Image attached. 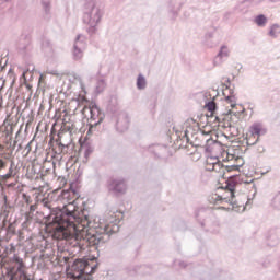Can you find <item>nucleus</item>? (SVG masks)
I'll list each match as a JSON object with an SVG mask.
<instances>
[{"label":"nucleus","instance_id":"nucleus-1","mask_svg":"<svg viewBox=\"0 0 280 280\" xmlns=\"http://www.w3.org/2000/svg\"><path fill=\"white\" fill-rule=\"evenodd\" d=\"M43 205L49 210L52 222L58 224L61 229H73L75 231V223L81 224L83 229H91V224H93V222L89 220L86 210H77L73 203H69L62 208H51V201L44 199Z\"/></svg>","mask_w":280,"mask_h":280},{"label":"nucleus","instance_id":"nucleus-2","mask_svg":"<svg viewBox=\"0 0 280 280\" xmlns=\"http://www.w3.org/2000/svg\"><path fill=\"white\" fill-rule=\"evenodd\" d=\"M241 183H244V179H242V177H240V175H237V174L230 175L228 177V180L225 182V189L228 191H230V198H226V197L223 198L221 196H217L218 200L221 203L229 202L230 205H232L233 211H240V210H237V201L235 200V188Z\"/></svg>","mask_w":280,"mask_h":280},{"label":"nucleus","instance_id":"nucleus-3","mask_svg":"<svg viewBox=\"0 0 280 280\" xmlns=\"http://www.w3.org/2000/svg\"><path fill=\"white\" fill-rule=\"evenodd\" d=\"M102 9L95 4V0L85 2L83 9V23H85V25H98L100 21H102Z\"/></svg>","mask_w":280,"mask_h":280},{"label":"nucleus","instance_id":"nucleus-4","mask_svg":"<svg viewBox=\"0 0 280 280\" xmlns=\"http://www.w3.org/2000/svg\"><path fill=\"white\" fill-rule=\"evenodd\" d=\"M67 275L70 279H84V275H91L89 270V260L75 259L72 264L67 267Z\"/></svg>","mask_w":280,"mask_h":280},{"label":"nucleus","instance_id":"nucleus-5","mask_svg":"<svg viewBox=\"0 0 280 280\" xmlns=\"http://www.w3.org/2000/svg\"><path fill=\"white\" fill-rule=\"evenodd\" d=\"M110 230H108V225H105L102 232L95 231V233L89 232L85 240L89 246H93L94 248H100V246H104L108 240H110Z\"/></svg>","mask_w":280,"mask_h":280},{"label":"nucleus","instance_id":"nucleus-6","mask_svg":"<svg viewBox=\"0 0 280 280\" xmlns=\"http://www.w3.org/2000/svg\"><path fill=\"white\" fill-rule=\"evenodd\" d=\"M205 215H207V210L205 208H201L195 212V217L198 220L199 224L202 226V229L206 228V231H208L209 233L218 235V233H220V223L218 221H214L212 223V226L214 228H211V221L209 220V218L203 220L201 219L205 218Z\"/></svg>","mask_w":280,"mask_h":280},{"label":"nucleus","instance_id":"nucleus-7","mask_svg":"<svg viewBox=\"0 0 280 280\" xmlns=\"http://www.w3.org/2000/svg\"><path fill=\"white\" fill-rule=\"evenodd\" d=\"M32 49H34L32 46V35L22 33L16 42L18 52L25 58L28 54H32Z\"/></svg>","mask_w":280,"mask_h":280},{"label":"nucleus","instance_id":"nucleus-8","mask_svg":"<svg viewBox=\"0 0 280 280\" xmlns=\"http://www.w3.org/2000/svg\"><path fill=\"white\" fill-rule=\"evenodd\" d=\"M223 86H225V89L223 90L225 102H228V104H231V108H235L237 106V97L235 96V84H231V79L228 78Z\"/></svg>","mask_w":280,"mask_h":280},{"label":"nucleus","instance_id":"nucleus-9","mask_svg":"<svg viewBox=\"0 0 280 280\" xmlns=\"http://www.w3.org/2000/svg\"><path fill=\"white\" fill-rule=\"evenodd\" d=\"M107 189L115 196H121L126 194V179L125 178H112L107 182Z\"/></svg>","mask_w":280,"mask_h":280},{"label":"nucleus","instance_id":"nucleus-10","mask_svg":"<svg viewBox=\"0 0 280 280\" xmlns=\"http://www.w3.org/2000/svg\"><path fill=\"white\" fill-rule=\"evenodd\" d=\"M147 150L153 154L155 159H167V156H170V148L165 144H151Z\"/></svg>","mask_w":280,"mask_h":280},{"label":"nucleus","instance_id":"nucleus-11","mask_svg":"<svg viewBox=\"0 0 280 280\" xmlns=\"http://www.w3.org/2000/svg\"><path fill=\"white\" fill-rule=\"evenodd\" d=\"M105 117H106V115L104 114V112H102L100 106H97V103L92 102L90 104V122L102 124V121H104Z\"/></svg>","mask_w":280,"mask_h":280},{"label":"nucleus","instance_id":"nucleus-12","mask_svg":"<svg viewBox=\"0 0 280 280\" xmlns=\"http://www.w3.org/2000/svg\"><path fill=\"white\" fill-rule=\"evenodd\" d=\"M187 3V0H170L167 5V11L171 13L172 19H178V14L183 7Z\"/></svg>","mask_w":280,"mask_h":280},{"label":"nucleus","instance_id":"nucleus-13","mask_svg":"<svg viewBox=\"0 0 280 280\" xmlns=\"http://www.w3.org/2000/svg\"><path fill=\"white\" fill-rule=\"evenodd\" d=\"M130 128V116L126 112H121L118 115L117 121H116V130L117 132H126Z\"/></svg>","mask_w":280,"mask_h":280},{"label":"nucleus","instance_id":"nucleus-14","mask_svg":"<svg viewBox=\"0 0 280 280\" xmlns=\"http://www.w3.org/2000/svg\"><path fill=\"white\" fill-rule=\"evenodd\" d=\"M249 132L252 137H257L258 141L260 137H264L268 130L266 128H261V124L255 122L249 127Z\"/></svg>","mask_w":280,"mask_h":280},{"label":"nucleus","instance_id":"nucleus-15","mask_svg":"<svg viewBox=\"0 0 280 280\" xmlns=\"http://www.w3.org/2000/svg\"><path fill=\"white\" fill-rule=\"evenodd\" d=\"M230 54H231V50L229 49V46L222 45L217 55V58L214 59V66L221 65L222 58H229Z\"/></svg>","mask_w":280,"mask_h":280},{"label":"nucleus","instance_id":"nucleus-16","mask_svg":"<svg viewBox=\"0 0 280 280\" xmlns=\"http://www.w3.org/2000/svg\"><path fill=\"white\" fill-rule=\"evenodd\" d=\"M250 5L253 4L249 0H243L234 7V11L237 12V14H248V8H250Z\"/></svg>","mask_w":280,"mask_h":280},{"label":"nucleus","instance_id":"nucleus-17","mask_svg":"<svg viewBox=\"0 0 280 280\" xmlns=\"http://www.w3.org/2000/svg\"><path fill=\"white\" fill-rule=\"evenodd\" d=\"M42 8L44 11V19L49 21V19H51V0H42Z\"/></svg>","mask_w":280,"mask_h":280},{"label":"nucleus","instance_id":"nucleus-18","mask_svg":"<svg viewBox=\"0 0 280 280\" xmlns=\"http://www.w3.org/2000/svg\"><path fill=\"white\" fill-rule=\"evenodd\" d=\"M3 137V144L0 143V152H3V150L9 152L10 148H12V136H10V131L7 130Z\"/></svg>","mask_w":280,"mask_h":280},{"label":"nucleus","instance_id":"nucleus-19","mask_svg":"<svg viewBox=\"0 0 280 280\" xmlns=\"http://www.w3.org/2000/svg\"><path fill=\"white\" fill-rule=\"evenodd\" d=\"M14 176H16V164L14 163V161H11L8 173H3V175H1V178L2 180H8L10 178H14Z\"/></svg>","mask_w":280,"mask_h":280},{"label":"nucleus","instance_id":"nucleus-20","mask_svg":"<svg viewBox=\"0 0 280 280\" xmlns=\"http://www.w3.org/2000/svg\"><path fill=\"white\" fill-rule=\"evenodd\" d=\"M73 48L82 49L83 51H85L86 50V38H84V36H82V35H78L74 40Z\"/></svg>","mask_w":280,"mask_h":280},{"label":"nucleus","instance_id":"nucleus-21","mask_svg":"<svg viewBox=\"0 0 280 280\" xmlns=\"http://www.w3.org/2000/svg\"><path fill=\"white\" fill-rule=\"evenodd\" d=\"M254 23L257 27H266L268 25V18L264 14H258L254 18Z\"/></svg>","mask_w":280,"mask_h":280},{"label":"nucleus","instance_id":"nucleus-22","mask_svg":"<svg viewBox=\"0 0 280 280\" xmlns=\"http://www.w3.org/2000/svg\"><path fill=\"white\" fill-rule=\"evenodd\" d=\"M136 86L138 91H143L148 86V81L143 74H139L137 78Z\"/></svg>","mask_w":280,"mask_h":280},{"label":"nucleus","instance_id":"nucleus-23","mask_svg":"<svg viewBox=\"0 0 280 280\" xmlns=\"http://www.w3.org/2000/svg\"><path fill=\"white\" fill-rule=\"evenodd\" d=\"M102 122H89V130L86 132V137H89L90 135H97L102 128L100 127Z\"/></svg>","mask_w":280,"mask_h":280},{"label":"nucleus","instance_id":"nucleus-24","mask_svg":"<svg viewBox=\"0 0 280 280\" xmlns=\"http://www.w3.org/2000/svg\"><path fill=\"white\" fill-rule=\"evenodd\" d=\"M279 34H280V24L279 23L271 24L268 32V36H270L271 38H278Z\"/></svg>","mask_w":280,"mask_h":280},{"label":"nucleus","instance_id":"nucleus-25","mask_svg":"<svg viewBox=\"0 0 280 280\" xmlns=\"http://www.w3.org/2000/svg\"><path fill=\"white\" fill-rule=\"evenodd\" d=\"M34 211H36V203H31L24 212L25 219L32 220L34 218Z\"/></svg>","mask_w":280,"mask_h":280},{"label":"nucleus","instance_id":"nucleus-26","mask_svg":"<svg viewBox=\"0 0 280 280\" xmlns=\"http://www.w3.org/2000/svg\"><path fill=\"white\" fill-rule=\"evenodd\" d=\"M105 89H106V81L104 79L97 80L96 86H95V93L100 95V93H104Z\"/></svg>","mask_w":280,"mask_h":280},{"label":"nucleus","instance_id":"nucleus-27","mask_svg":"<svg viewBox=\"0 0 280 280\" xmlns=\"http://www.w3.org/2000/svg\"><path fill=\"white\" fill-rule=\"evenodd\" d=\"M72 57L73 60H82V58L84 57V50H82L81 48L73 47Z\"/></svg>","mask_w":280,"mask_h":280},{"label":"nucleus","instance_id":"nucleus-28","mask_svg":"<svg viewBox=\"0 0 280 280\" xmlns=\"http://www.w3.org/2000/svg\"><path fill=\"white\" fill-rule=\"evenodd\" d=\"M271 206L273 207V209L280 211V190L272 198Z\"/></svg>","mask_w":280,"mask_h":280},{"label":"nucleus","instance_id":"nucleus-29","mask_svg":"<svg viewBox=\"0 0 280 280\" xmlns=\"http://www.w3.org/2000/svg\"><path fill=\"white\" fill-rule=\"evenodd\" d=\"M206 108L209 113H215L218 110V104L214 101H209L206 103Z\"/></svg>","mask_w":280,"mask_h":280},{"label":"nucleus","instance_id":"nucleus-30","mask_svg":"<svg viewBox=\"0 0 280 280\" xmlns=\"http://www.w3.org/2000/svg\"><path fill=\"white\" fill-rule=\"evenodd\" d=\"M8 235V224L0 223V240H5V236Z\"/></svg>","mask_w":280,"mask_h":280},{"label":"nucleus","instance_id":"nucleus-31","mask_svg":"<svg viewBox=\"0 0 280 280\" xmlns=\"http://www.w3.org/2000/svg\"><path fill=\"white\" fill-rule=\"evenodd\" d=\"M22 201L26 203V207H30L34 200L32 199V196L27 195L26 192L22 194L21 197Z\"/></svg>","mask_w":280,"mask_h":280},{"label":"nucleus","instance_id":"nucleus-32","mask_svg":"<svg viewBox=\"0 0 280 280\" xmlns=\"http://www.w3.org/2000/svg\"><path fill=\"white\" fill-rule=\"evenodd\" d=\"M89 27L86 28V32L90 36H94V34H97V24H88Z\"/></svg>","mask_w":280,"mask_h":280},{"label":"nucleus","instance_id":"nucleus-33","mask_svg":"<svg viewBox=\"0 0 280 280\" xmlns=\"http://www.w3.org/2000/svg\"><path fill=\"white\" fill-rule=\"evenodd\" d=\"M225 117H230V119H232L233 117H236V119H240V112H233L229 109L225 114Z\"/></svg>","mask_w":280,"mask_h":280},{"label":"nucleus","instance_id":"nucleus-34","mask_svg":"<svg viewBox=\"0 0 280 280\" xmlns=\"http://www.w3.org/2000/svg\"><path fill=\"white\" fill-rule=\"evenodd\" d=\"M18 207L20 208V211H22V213H25L28 206L23 201V199H21L20 201H18Z\"/></svg>","mask_w":280,"mask_h":280},{"label":"nucleus","instance_id":"nucleus-35","mask_svg":"<svg viewBox=\"0 0 280 280\" xmlns=\"http://www.w3.org/2000/svg\"><path fill=\"white\" fill-rule=\"evenodd\" d=\"M8 167V162H5L3 159H0V178L3 176L2 172Z\"/></svg>","mask_w":280,"mask_h":280},{"label":"nucleus","instance_id":"nucleus-36","mask_svg":"<svg viewBox=\"0 0 280 280\" xmlns=\"http://www.w3.org/2000/svg\"><path fill=\"white\" fill-rule=\"evenodd\" d=\"M233 14H235V9H233L232 11L225 12L223 15V20L229 21V19H231V16H233Z\"/></svg>","mask_w":280,"mask_h":280},{"label":"nucleus","instance_id":"nucleus-37","mask_svg":"<svg viewBox=\"0 0 280 280\" xmlns=\"http://www.w3.org/2000/svg\"><path fill=\"white\" fill-rule=\"evenodd\" d=\"M240 167H242V165H230L226 166V172H237L240 171Z\"/></svg>","mask_w":280,"mask_h":280},{"label":"nucleus","instance_id":"nucleus-38","mask_svg":"<svg viewBox=\"0 0 280 280\" xmlns=\"http://www.w3.org/2000/svg\"><path fill=\"white\" fill-rule=\"evenodd\" d=\"M50 47H51V42H49V39H43L42 48L49 49Z\"/></svg>","mask_w":280,"mask_h":280},{"label":"nucleus","instance_id":"nucleus-39","mask_svg":"<svg viewBox=\"0 0 280 280\" xmlns=\"http://www.w3.org/2000/svg\"><path fill=\"white\" fill-rule=\"evenodd\" d=\"M191 12H194V8H188L187 10L184 11V19H189L191 16Z\"/></svg>","mask_w":280,"mask_h":280},{"label":"nucleus","instance_id":"nucleus-40","mask_svg":"<svg viewBox=\"0 0 280 280\" xmlns=\"http://www.w3.org/2000/svg\"><path fill=\"white\" fill-rule=\"evenodd\" d=\"M214 121H217L218 124H222V121H226V114L225 116H215Z\"/></svg>","mask_w":280,"mask_h":280},{"label":"nucleus","instance_id":"nucleus-41","mask_svg":"<svg viewBox=\"0 0 280 280\" xmlns=\"http://www.w3.org/2000/svg\"><path fill=\"white\" fill-rule=\"evenodd\" d=\"M16 143H18L16 140H14L13 143L11 142V148H9L10 156L11 154H13L14 150H16Z\"/></svg>","mask_w":280,"mask_h":280},{"label":"nucleus","instance_id":"nucleus-42","mask_svg":"<svg viewBox=\"0 0 280 280\" xmlns=\"http://www.w3.org/2000/svg\"><path fill=\"white\" fill-rule=\"evenodd\" d=\"M15 277H16V275L11 273V275H9V276H7V277H5V276L0 277V280H14Z\"/></svg>","mask_w":280,"mask_h":280},{"label":"nucleus","instance_id":"nucleus-43","mask_svg":"<svg viewBox=\"0 0 280 280\" xmlns=\"http://www.w3.org/2000/svg\"><path fill=\"white\" fill-rule=\"evenodd\" d=\"M3 89V84L0 85V92ZM0 110H3V95L0 93Z\"/></svg>","mask_w":280,"mask_h":280},{"label":"nucleus","instance_id":"nucleus-44","mask_svg":"<svg viewBox=\"0 0 280 280\" xmlns=\"http://www.w3.org/2000/svg\"><path fill=\"white\" fill-rule=\"evenodd\" d=\"M91 154H93V148L86 147V148H85L84 155L88 158V156L91 155Z\"/></svg>","mask_w":280,"mask_h":280},{"label":"nucleus","instance_id":"nucleus-45","mask_svg":"<svg viewBox=\"0 0 280 280\" xmlns=\"http://www.w3.org/2000/svg\"><path fill=\"white\" fill-rule=\"evenodd\" d=\"M214 33H215V27H212V31L206 33V38H213Z\"/></svg>","mask_w":280,"mask_h":280},{"label":"nucleus","instance_id":"nucleus-46","mask_svg":"<svg viewBox=\"0 0 280 280\" xmlns=\"http://www.w3.org/2000/svg\"><path fill=\"white\" fill-rule=\"evenodd\" d=\"M265 0H249L252 5H259V3H264Z\"/></svg>","mask_w":280,"mask_h":280},{"label":"nucleus","instance_id":"nucleus-47","mask_svg":"<svg viewBox=\"0 0 280 280\" xmlns=\"http://www.w3.org/2000/svg\"><path fill=\"white\" fill-rule=\"evenodd\" d=\"M182 137L183 139H186V141H189V131L186 129Z\"/></svg>","mask_w":280,"mask_h":280},{"label":"nucleus","instance_id":"nucleus-48","mask_svg":"<svg viewBox=\"0 0 280 280\" xmlns=\"http://www.w3.org/2000/svg\"><path fill=\"white\" fill-rule=\"evenodd\" d=\"M259 142V138H257L254 142H250V140L247 141V145H257V143Z\"/></svg>","mask_w":280,"mask_h":280},{"label":"nucleus","instance_id":"nucleus-49","mask_svg":"<svg viewBox=\"0 0 280 280\" xmlns=\"http://www.w3.org/2000/svg\"><path fill=\"white\" fill-rule=\"evenodd\" d=\"M96 269H97V265L91 267V264L89 262V270H91V271H90V275L93 273V272H95Z\"/></svg>","mask_w":280,"mask_h":280},{"label":"nucleus","instance_id":"nucleus-50","mask_svg":"<svg viewBox=\"0 0 280 280\" xmlns=\"http://www.w3.org/2000/svg\"><path fill=\"white\" fill-rule=\"evenodd\" d=\"M139 268H144V266L135 267L133 272L131 275H137V272H139Z\"/></svg>","mask_w":280,"mask_h":280},{"label":"nucleus","instance_id":"nucleus-51","mask_svg":"<svg viewBox=\"0 0 280 280\" xmlns=\"http://www.w3.org/2000/svg\"><path fill=\"white\" fill-rule=\"evenodd\" d=\"M180 268H187V264L185 261L179 262Z\"/></svg>","mask_w":280,"mask_h":280},{"label":"nucleus","instance_id":"nucleus-52","mask_svg":"<svg viewBox=\"0 0 280 280\" xmlns=\"http://www.w3.org/2000/svg\"><path fill=\"white\" fill-rule=\"evenodd\" d=\"M21 150H23V145H22V144H19L16 152H21Z\"/></svg>","mask_w":280,"mask_h":280},{"label":"nucleus","instance_id":"nucleus-53","mask_svg":"<svg viewBox=\"0 0 280 280\" xmlns=\"http://www.w3.org/2000/svg\"><path fill=\"white\" fill-rule=\"evenodd\" d=\"M271 3H279L280 0H269Z\"/></svg>","mask_w":280,"mask_h":280},{"label":"nucleus","instance_id":"nucleus-54","mask_svg":"<svg viewBox=\"0 0 280 280\" xmlns=\"http://www.w3.org/2000/svg\"><path fill=\"white\" fill-rule=\"evenodd\" d=\"M26 150H28V152L32 150V147H30V143L26 145Z\"/></svg>","mask_w":280,"mask_h":280},{"label":"nucleus","instance_id":"nucleus-55","mask_svg":"<svg viewBox=\"0 0 280 280\" xmlns=\"http://www.w3.org/2000/svg\"><path fill=\"white\" fill-rule=\"evenodd\" d=\"M10 0H0V3H8Z\"/></svg>","mask_w":280,"mask_h":280},{"label":"nucleus","instance_id":"nucleus-56","mask_svg":"<svg viewBox=\"0 0 280 280\" xmlns=\"http://www.w3.org/2000/svg\"><path fill=\"white\" fill-rule=\"evenodd\" d=\"M0 257H1V259H3V257H5V254H2V253L0 252Z\"/></svg>","mask_w":280,"mask_h":280},{"label":"nucleus","instance_id":"nucleus-57","mask_svg":"<svg viewBox=\"0 0 280 280\" xmlns=\"http://www.w3.org/2000/svg\"><path fill=\"white\" fill-rule=\"evenodd\" d=\"M61 148H65V145L63 144H59Z\"/></svg>","mask_w":280,"mask_h":280},{"label":"nucleus","instance_id":"nucleus-58","mask_svg":"<svg viewBox=\"0 0 280 280\" xmlns=\"http://www.w3.org/2000/svg\"><path fill=\"white\" fill-rule=\"evenodd\" d=\"M209 141H211V139L207 140L208 143H209Z\"/></svg>","mask_w":280,"mask_h":280},{"label":"nucleus","instance_id":"nucleus-59","mask_svg":"<svg viewBox=\"0 0 280 280\" xmlns=\"http://www.w3.org/2000/svg\"><path fill=\"white\" fill-rule=\"evenodd\" d=\"M89 1H91V0H86V3H89Z\"/></svg>","mask_w":280,"mask_h":280},{"label":"nucleus","instance_id":"nucleus-60","mask_svg":"<svg viewBox=\"0 0 280 280\" xmlns=\"http://www.w3.org/2000/svg\"><path fill=\"white\" fill-rule=\"evenodd\" d=\"M244 183H249V182H244Z\"/></svg>","mask_w":280,"mask_h":280}]
</instances>
